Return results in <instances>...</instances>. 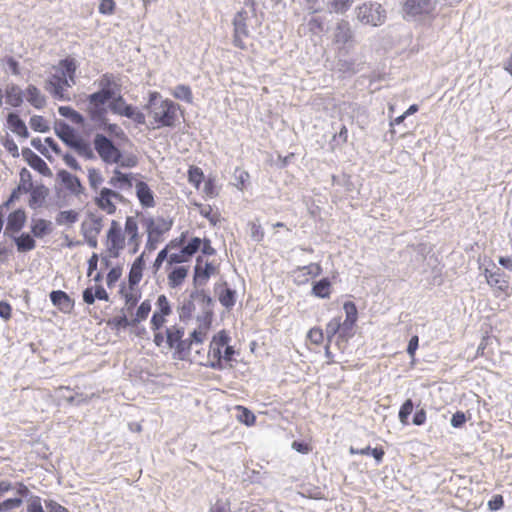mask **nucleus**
<instances>
[{"label":"nucleus","mask_w":512,"mask_h":512,"mask_svg":"<svg viewBox=\"0 0 512 512\" xmlns=\"http://www.w3.org/2000/svg\"><path fill=\"white\" fill-rule=\"evenodd\" d=\"M78 68L77 61L72 57L61 60L52 68L53 72L45 82V90L59 101L71 99L68 89L76 84L75 73Z\"/></svg>","instance_id":"f257e3e1"},{"label":"nucleus","mask_w":512,"mask_h":512,"mask_svg":"<svg viewBox=\"0 0 512 512\" xmlns=\"http://www.w3.org/2000/svg\"><path fill=\"white\" fill-rule=\"evenodd\" d=\"M332 43L335 46L340 69L353 72L354 62L347 60V57L355 48L356 40L355 33L347 20L341 19L336 22L332 30Z\"/></svg>","instance_id":"f03ea898"},{"label":"nucleus","mask_w":512,"mask_h":512,"mask_svg":"<svg viewBox=\"0 0 512 512\" xmlns=\"http://www.w3.org/2000/svg\"><path fill=\"white\" fill-rule=\"evenodd\" d=\"M146 108L149 116L153 118L154 128L173 127L175 125L178 105L169 99H162L158 92L149 94Z\"/></svg>","instance_id":"7ed1b4c3"},{"label":"nucleus","mask_w":512,"mask_h":512,"mask_svg":"<svg viewBox=\"0 0 512 512\" xmlns=\"http://www.w3.org/2000/svg\"><path fill=\"white\" fill-rule=\"evenodd\" d=\"M356 18L364 25L381 26L386 20V11L380 3L366 2L356 7Z\"/></svg>","instance_id":"20e7f679"},{"label":"nucleus","mask_w":512,"mask_h":512,"mask_svg":"<svg viewBox=\"0 0 512 512\" xmlns=\"http://www.w3.org/2000/svg\"><path fill=\"white\" fill-rule=\"evenodd\" d=\"M229 341V336L223 330L215 335L209 346L207 361L202 364L212 369L222 370L224 368L222 364V348L226 346Z\"/></svg>","instance_id":"39448f33"},{"label":"nucleus","mask_w":512,"mask_h":512,"mask_svg":"<svg viewBox=\"0 0 512 512\" xmlns=\"http://www.w3.org/2000/svg\"><path fill=\"white\" fill-rule=\"evenodd\" d=\"M434 10L433 0H403L402 12L406 19H422L432 14Z\"/></svg>","instance_id":"423d86ee"},{"label":"nucleus","mask_w":512,"mask_h":512,"mask_svg":"<svg viewBox=\"0 0 512 512\" xmlns=\"http://www.w3.org/2000/svg\"><path fill=\"white\" fill-rule=\"evenodd\" d=\"M93 144L96 152L103 162L107 164H115L120 161L122 156L120 150L106 136L96 134Z\"/></svg>","instance_id":"0eeeda50"},{"label":"nucleus","mask_w":512,"mask_h":512,"mask_svg":"<svg viewBox=\"0 0 512 512\" xmlns=\"http://www.w3.org/2000/svg\"><path fill=\"white\" fill-rule=\"evenodd\" d=\"M109 109L112 113L125 116L137 124H145V115L141 111L137 110V108L127 104L125 99L119 93L111 99Z\"/></svg>","instance_id":"6e6552de"},{"label":"nucleus","mask_w":512,"mask_h":512,"mask_svg":"<svg viewBox=\"0 0 512 512\" xmlns=\"http://www.w3.org/2000/svg\"><path fill=\"white\" fill-rule=\"evenodd\" d=\"M112 98L111 94L101 90L88 96L87 111L92 121H104L106 115L104 105Z\"/></svg>","instance_id":"1a4fd4ad"},{"label":"nucleus","mask_w":512,"mask_h":512,"mask_svg":"<svg viewBox=\"0 0 512 512\" xmlns=\"http://www.w3.org/2000/svg\"><path fill=\"white\" fill-rule=\"evenodd\" d=\"M125 247V237L120 224L113 220L107 232V249L113 257H118L119 252Z\"/></svg>","instance_id":"9d476101"},{"label":"nucleus","mask_w":512,"mask_h":512,"mask_svg":"<svg viewBox=\"0 0 512 512\" xmlns=\"http://www.w3.org/2000/svg\"><path fill=\"white\" fill-rule=\"evenodd\" d=\"M122 199L123 196L118 192L109 188H102L95 201L101 210L105 211L107 214H113L116 211L115 202L121 201Z\"/></svg>","instance_id":"9b49d317"},{"label":"nucleus","mask_w":512,"mask_h":512,"mask_svg":"<svg viewBox=\"0 0 512 512\" xmlns=\"http://www.w3.org/2000/svg\"><path fill=\"white\" fill-rule=\"evenodd\" d=\"M27 221V214L24 209L19 208L11 212L7 217V224L5 227L4 235L8 237H14L18 234Z\"/></svg>","instance_id":"f8f14e48"},{"label":"nucleus","mask_w":512,"mask_h":512,"mask_svg":"<svg viewBox=\"0 0 512 512\" xmlns=\"http://www.w3.org/2000/svg\"><path fill=\"white\" fill-rule=\"evenodd\" d=\"M172 220H167L163 217L153 218L144 217L142 219V225L146 229V233H151L156 237H160L172 227Z\"/></svg>","instance_id":"ddd939ff"},{"label":"nucleus","mask_w":512,"mask_h":512,"mask_svg":"<svg viewBox=\"0 0 512 512\" xmlns=\"http://www.w3.org/2000/svg\"><path fill=\"white\" fill-rule=\"evenodd\" d=\"M184 336V328L173 325L166 329V345L169 349H175L178 353H181L187 348L185 340H182Z\"/></svg>","instance_id":"4468645a"},{"label":"nucleus","mask_w":512,"mask_h":512,"mask_svg":"<svg viewBox=\"0 0 512 512\" xmlns=\"http://www.w3.org/2000/svg\"><path fill=\"white\" fill-rule=\"evenodd\" d=\"M248 13L244 10L237 12L234 17L233 25H234V44L237 47L244 48L242 37L248 35V27H247Z\"/></svg>","instance_id":"2eb2a0df"},{"label":"nucleus","mask_w":512,"mask_h":512,"mask_svg":"<svg viewBox=\"0 0 512 512\" xmlns=\"http://www.w3.org/2000/svg\"><path fill=\"white\" fill-rule=\"evenodd\" d=\"M124 234L128 237V244L133 246V253H136L141 242L136 217H126Z\"/></svg>","instance_id":"dca6fc26"},{"label":"nucleus","mask_w":512,"mask_h":512,"mask_svg":"<svg viewBox=\"0 0 512 512\" xmlns=\"http://www.w3.org/2000/svg\"><path fill=\"white\" fill-rule=\"evenodd\" d=\"M50 300L63 313H70L74 302L67 293L61 290H54L50 293Z\"/></svg>","instance_id":"f3484780"},{"label":"nucleus","mask_w":512,"mask_h":512,"mask_svg":"<svg viewBox=\"0 0 512 512\" xmlns=\"http://www.w3.org/2000/svg\"><path fill=\"white\" fill-rule=\"evenodd\" d=\"M217 269L212 263H206L204 267H202L199 263V259L197 260V265L195 266V274H194V284L195 286H204L210 276L216 274Z\"/></svg>","instance_id":"a211bd4d"},{"label":"nucleus","mask_w":512,"mask_h":512,"mask_svg":"<svg viewBox=\"0 0 512 512\" xmlns=\"http://www.w3.org/2000/svg\"><path fill=\"white\" fill-rule=\"evenodd\" d=\"M31 233L36 238H43L53 231V224L51 221L42 218H32L31 220Z\"/></svg>","instance_id":"6ab92c4d"},{"label":"nucleus","mask_w":512,"mask_h":512,"mask_svg":"<svg viewBox=\"0 0 512 512\" xmlns=\"http://www.w3.org/2000/svg\"><path fill=\"white\" fill-rule=\"evenodd\" d=\"M57 175L61 182L72 194L79 195L82 193L83 187L78 177L72 175L71 173L65 170L59 171Z\"/></svg>","instance_id":"aec40b11"},{"label":"nucleus","mask_w":512,"mask_h":512,"mask_svg":"<svg viewBox=\"0 0 512 512\" xmlns=\"http://www.w3.org/2000/svg\"><path fill=\"white\" fill-rule=\"evenodd\" d=\"M191 301L195 307L198 306L203 314L212 313V299L204 290H195L190 295Z\"/></svg>","instance_id":"412c9836"},{"label":"nucleus","mask_w":512,"mask_h":512,"mask_svg":"<svg viewBox=\"0 0 512 512\" xmlns=\"http://www.w3.org/2000/svg\"><path fill=\"white\" fill-rule=\"evenodd\" d=\"M135 189L142 206L149 208L155 205L153 192L145 182L137 181Z\"/></svg>","instance_id":"4be33fe9"},{"label":"nucleus","mask_w":512,"mask_h":512,"mask_svg":"<svg viewBox=\"0 0 512 512\" xmlns=\"http://www.w3.org/2000/svg\"><path fill=\"white\" fill-rule=\"evenodd\" d=\"M485 277L490 286L497 288L500 291H506L509 287L508 281L505 279L504 274L500 269L496 271H485Z\"/></svg>","instance_id":"5701e85b"},{"label":"nucleus","mask_w":512,"mask_h":512,"mask_svg":"<svg viewBox=\"0 0 512 512\" xmlns=\"http://www.w3.org/2000/svg\"><path fill=\"white\" fill-rule=\"evenodd\" d=\"M24 96L26 100L36 109H41L46 104L45 96L34 85H29L26 88Z\"/></svg>","instance_id":"b1692460"},{"label":"nucleus","mask_w":512,"mask_h":512,"mask_svg":"<svg viewBox=\"0 0 512 512\" xmlns=\"http://www.w3.org/2000/svg\"><path fill=\"white\" fill-rule=\"evenodd\" d=\"M29 233H22L21 235H14V237H10L15 242L18 252H28L36 247V241Z\"/></svg>","instance_id":"393cba45"},{"label":"nucleus","mask_w":512,"mask_h":512,"mask_svg":"<svg viewBox=\"0 0 512 512\" xmlns=\"http://www.w3.org/2000/svg\"><path fill=\"white\" fill-rule=\"evenodd\" d=\"M98 86L101 91L107 92L113 97L120 92V87L112 74H104L99 79Z\"/></svg>","instance_id":"a878e982"},{"label":"nucleus","mask_w":512,"mask_h":512,"mask_svg":"<svg viewBox=\"0 0 512 512\" xmlns=\"http://www.w3.org/2000/svg\"><path fill=\"white\" fill-rule=\"evenodd\" d=\"M7 123H8L10 130L13 133H15L23 138L28 137L29 134H28L27 127H26L24 121H22L17 114L10 113L7 117Z\"/></svg>","instance_id":"bb28decb"},{"label":"nucleus","mask_w":512,"mask_h":512,"mask_svg":"<svg viewBox=\"0 0 512 512\" xmlns=\"http://www.w3.org/2000/svg\"><path fill=\"white\" fill-rule=\"evenodd\" d=\"M188 275V268L185 266H177L168 274V285L171 288L179 287Z\"/></svg>","instance_id":"cd10ccee"},{"label":"nucleus","mask_w":512,"mask_h":512,"mask_svg":"<svg viewBox=\"0 0 512 512\" xmlns=\"http://www.w3.org/2000/svg\"><path fill=\"white\" fill-rule=\"evenodd\" d=\"M109 184L120 190L129 189L132 187V178L130 175L121 173L116 169L113 177L109 180Z\"/></svg>","instance_id":"c85d7f7f"},{"label":"nucleus","mask_w":512,"mask_h":512,"mask_svg":"<svg viewBox=\"0 0 512 512\" xmlns=\"http://www.w3.org/2000/svg\"><path fill=\"white\" fill-rule=\"evenodd\" d=\"M29 193V207L32 209H37L38 207H41L47 196V189L44 186H37L33 187L32 190L29 191Z\"/></svg>","instance_id":"c756f323"},{"label":"nucleus","mask_w":512,"mask_h":512,"mask_svg":"<svg viewBox=\"0 0 512 512\" xmlns=\"http://www.w3.org/2000/svg\"><path fill=\"white\" fill-rule=\"evenodd\" d=\"M120 293L125 299V306L123 310L130 312L137 305L141 294L136 289H134L133 286H130L129 289H121Z\"/></svg>","instance_id":"7c9ffc66"},{"label":"nucleus","mask_w":512,"mask_h":512,"mask_svg":"<svg viewBox=\"0 0 512 512\" xmlns=\"http://www.w3.org/2000/svg\"><path fill=\"white\" fill-rule=\"evenodd\" d=\"M144 268V257L143 254H141L132 264V267L130 269L129 273V283L130 286H134L138 284L142 278V272Z\"/></svg>","instance_id":"2f4dec72"},{"label":"nucleus","mask_w":512,"mask_h":512,"mask_svg":"<svg viewBox=\"0 0 512 512\" xmlns=\"http://www.w3.org/2000/svg\"><path fill=\"white\" fill-rule=\"evenodd\" d=\"M354 0H327V9L331 13L345 14L353 5Z\"/></svg>","instance_id":"473e14b6"},{"label":"nucleus","mask_w":512,"mask_h":512,"mask_svg":"<svg viewBox=\"0 0 512 512\" xmlns=\"http://www.w3.org/2000/svg\"><path fill=\"white\" fill-rule=\"evenodd\" d=\"M23 96L24 94L22 90L16 85H11L6 89V102L13 107L21 105L23 102Z\"/></svg>","instance_id":"72a5a7b5"},{"label":"nucleus","mask_w":512,"mask_h":512,"mask_svg":"<svg viewBox=\"0 0 512 512\" xmlns=\"http://www.w3.org/2000/svg\"><path fill=\"white\" fill-rule=\"evenodd\" d=\"M346 319L342 324V332L347 329H351L357 320V309L353 302H346L343 306Z\"/></svg>","instance_id":"f704fd0d"},{"label":"nucleus","mask_w":512,"mask_h":512,"mask_svg":"<svg viewBox=\"0 0 512 512\" xmlns=\"http://www.w3.org/2000/svg\"><path fill=\"white\" fill-rule=\"evenodd\" d=\"M312 294L318 298H329L331 294V282L327 278H323L312 287Z\"/></svg>","instance_id":"c9c22d12"},{"label":"nucleus","mask_w":512,"mask_h":512,"mask_svg":"<svg viewBox=\"0 0 512 512\" xmlns=\"http://www.w3.org/2000/svg\"><path fill=\"white\" fill-rule=\"evenodd\" d=\"M170 93L173 97H175L178 100L185 101L186 103L191 104L193 102V95L191 88L184 84H179L176 87H174Z\"/></svg>","instance_id":"e433bc0d"},{"label":"nucleus","mask_w":512,"mask_h":512,"mask_svg":"<svg viewBox=\"0 0 512 512\" xmlns=\"http://www.w3.org/2000/svg\"><path fill=\"white\" fill-rule=\"evenodd\" d=\"M72 148L78 153V155L86 158V159H94L95 155L93 149L90 144L80 138L79 141H75L72 143Z\"/></svg>","instance_id":"4c0bfd02"},{"label":"nucleus","mask_w":512,"mask_h":512,"mask_svg":"<svg viewBox=\"0 0 512 512\" xmlns=\"http://www.w3.org/2000/svg\"><path fill=\"white\" fill-rule=\"evenodd\" d=\"M101 221L93 219L89 222L82 223V233L84 237H97L101 231Z\"/></svg>","instance_id":"58836bf2"},{"label":"nucleus","mask_w":512,"mask_h":512,"mask_svg":"<svg viewBox=\"0 0 512 512\" xmlns=\"http://www.w3.org/2000/svg\"><path fill=\"white\" fill-rule=\"evenodd\" d=\"M58 112L61 116L70 119L73 123L78 125L84 124V117L76 110L69 106H60Z\"/></svg>","instance_id":"ea45409f"},{"label":"nucleus","mask_w":512,"mask_h":512,"mask_svg":"<svg viewBox=\"0 0 512 512\" xmlns=\"http://www.w3.org/2000/svg\"><path fill=\"white\" fill-rule=\"evenodd\" d=\"M23 155H29L30 160L29 164L34 169L38 170L39 172H43L44 170H48L46 162L37 154L32 152L29 148L23 150Z\"/></svg>","instance_id":"a19ab883"},{"label":"nucleus","mask_w":512,"mask_h":512,"mask_svg":"<svg viewBox=\"0 0 512 512\" xmlns=\"http://www.w3.org/2000/svg\"><path fill=\"white\" fill-rule=\"evenodd\" d=\"M18 190H21L23 193H28L33 188L32 183V175L30 171L26 168H22L20 171V182L17 186Z\"/></svg>","instance_id":"79ce46f5"},{"label":"nucleus","mask_w":512,"mask_h":512,"mask_svg":"<svg viewBox=\"0 0 512 512\" xmlns=\"http://www.w3.org/2000/svg\"><path fill=\"white\" fill-rule=\"evenodd\" d=\"M151 311V303L149 300L143 301L136 310L135 316L131 319L134 326L145 320Z\"/></svg>","instance_id":"37998d69"},{"label":"nucleus","mask_w":512,"mask_h":512,"mask_svg":"<svg viewBox=\"0 0 512 512\" xmlns=\"http://www.w3.org/2000/svg\"><path fill=\"white\" fill-rule=\"evenodd\" d=\"M322 272V268L317 263H310L309 265L298 267L295 270V274H297V277L299 278L301 275L306 276L309 275L311 277L319 276Z\"/></svg>","instance_id":"c03bdc74"},{"label":"nucleus","mask_w":512,"mask_h":512,"mask_svg":"<svg viewBox=\"0 0 512 512\" xmlns=\"http://www.w3.org/2000/svg\"><path fill=\"white\" fill-rule=\"evenodd\" d=\"M220 303L230 309L234 306L236 301V291L226 287L219 295Z\"/></svg>","instance_id":"a18cd8bd"},{"label":"nucleus","mask_w":512,"mask_h":512,"mask_svg":"<svg viewBox=\"0 0 512 512\" xmlns=\"http://www.w3.org/2000/svg\"><path fill=\"white\" fill-rule=\"evenodd\" d=\"M236 410L238 411L237 419L239 422L244 423L247 426H251L255 422V415L243 406H237Z\"/></svg>","instance_id":"49530a36"},{"label":"nucleus","mask_w":512,"mask_h":512,"mask_svg":"<svg viewBox=\"0 0 512 512\" xmlns=\"http://www.w3.org/2000/svg\"><path fill=\"white\" fill-rule=\"evenodd\" d=\"M95 123H98L99 128L103 129L110 135L121 137L124 135L123 130L117 125V124H111L108 123L107 118L105 117L104 121H94Z\"/></svg>","instance_id":"de8ad7c7"},{"label":"nucleus","mask_w":512,"mask_h":512,"mask_svg":"<svg viewBox=\"0 0 512 512\" xmlns=\"http://www.w3.org/2000/svg\"><path fill=\"white\" fill-rule=\"evenodd\" d=\"M158 314L169 316L172 313V308L168 298L165 295H159L156 302V310Z\"/></svg>","instance_id":"09e8293b"},{"label":"nucleus","mask_w":512,"mask_h":512,"mask_svg":"<svg viewBox=\"0 0 512 512\" xmlns=\"http://www.w3.org/2000/svg\"><path fill=\"white\" fill-rule=\"evenodd\" d=\"M78 219V213L75 212L74 210H65V211H61L57 218H56V222L59 224V225H64V224H73L77 221Z\"/></svg>","instance_id":"8fccbe9b"},{"label":"nucleus","mask_w":512,"mask_h":512,"mask_svg":"<svg viewBox=\"0 0 512 512\" xmlns=\"http://www.w3.org/2000/svg\"><path fill=\"white\" fill-rule=\"evenodd\" d=\"M342 330V324L340 322L339 318H333L331 319L325 328L326 337L328 340V343L331 342V339L340 331Z\"/></svg>","instance_id":"3c124183"},{"label":"nucleus","mask_w":512,"mask_h":512,"mask_svg":"<svg viewBox=\"0 0 512 512\" xmlns=\"http://www.w3.org/2000/svg\"><path fill=\"white\" fill-rule=\"evenodd\" d=\"M30 126L34 131L37 132H47L49 130V126L45 119L42 116L34 115L30 118Z\"/></svg>","instance_id":"603ef678"},{"label":"nucleus","mask_w":512,"mask_h":512,"mask_svg":"<svg viewBox=\"0 0 512 512\" xmlns=\"http://www.w3.org/2000/svg\"><path fill=\"white\" fill-rule=\"evenodd\" d=\"M109 324L115 329H125L129 326H134L132 320L131 319L129 320L125 313L111 319L109 321Z\"/></svg>","instance_id":"864d4df0"},{"label":"nucleus","mask_w":512,"mask_h":512,"mask_svg":"<svg viewBox=\"0 0 512 512\" xmlns=\"http://www.w3.org/2000/svg\"><path fill=\"white\" fill-rule=\"evenodd\" d=\"M88 181H89L91 188L96 191L99 188V186L102 184L103 177L97 169L90 168V169H88Z\"/></svg>","instance_id":"5fc2aeb1"},{"label":"nucleus","mask_w":512,"mask_h":512,"mask_svg":"<svg viewBox=\"0 0 512 512\" xmlns=\"http://www.w3.org/2000/svg\"><path fill=\"white\" fill-rule=\"evenodd\" d=\"M413 411V402L411 399H407L401 406L399 410V420L402 424L406 425L408 423V417Z\"/></svg>","instance_id":"6e6d98bb"},{"label":"nucleus","mask_w":512,"mask_h":512,"mask_svg":"<svg viewBox=\"0 0 512 512\" xmlns=\"http://www.w3.org/2000/svg\"><path fill=\"white\" fill-rule=\"evenodd\" d=\"M58 136L71 148L72 143L79 141L81 138L76 136L68 126H66L61 132H58Z\"/></svg>","instance_id":"4d7b16f0"},{"label":"nucleus","mask_w":512,"mask_h":512,"mask_svg":"<svg viewBox=\"0 0 512 512\" xmlns=\"http://www.w3.org/2000/svg\"><path fill=\"white\" fill-rule=\"evenodd\" d=\"M175 246H176V244L174 243V241H172V242H171L167 247H165L164 249H162V250L158 253V255H157V257H156V259H155V261H154V264H153V268L155 269V271H158V270L160 269V267H161L162 263H163L165 260H167V261H168V257H169V255H168V249H169V248H172V247H175Z\"/></svg>","instance_id":"13d9d810"},{"label":"nucleus","mask_w":512,"mask_h":512,"mask_svg":"<svg viewBox=\"0 0 512 512\" xmlns=\"http://www.w3.org/2000/svg\"><path fill=\"white\" fill-rule=\"evenodd\" d=\"M202 240L198 237L192 238L187 245L183 247L184 254L190 256V258L200 249Z\"/></svg>","instance_id":"bf43d9fd"},{"label":"nucleus","mask_w":512,"mask_h":512,"mask_svg":"<svg viewBox=\"0 0 512 512\" xmlns=\"http://www.w3.org/2000/svg\"><path fill=\"white\" fill-rule=\"evenodd\" d=\"M22 504L21 497H14L7 499L0 503V512L10 511L12 509L20 507Z\"/></svg>","instance_id":"052dcab7"},{"label":"nucleus","mask_w":512,"mask_h":512,"mask_svg":"<svg viewBox=\"0 0 512 512\" xmlns=\"http://www.w3.org/2000/svg\"><path fill=\"white\" fill-rule=\"evenodd\" d=\"M189 259L190 256L184 254V249L182 248L179 252L169 254L168 265L184 263Z\"/></svg>","instance_id":"680f3d73"},{"label":"nucleus","mask_w":512,"mask_h":512,"mask_svg":"<svg viewBox=\"0 0 512 512\" xmlns=\"http://www.w3.org/2000/svg\"><path fill=\"white\" fill-rule=\"evenodd\" d=\"M27 512H45L39 496L34 495L30 497L27 505Z\"/></svg>","instance_id":"e2e57ef3"},{"label":"nucleus","mask_w":512,"mask_h":512,"mask_svg":"<svg viewBox=\"0 0 512 512\" xmlns=\"http://www.w3.org/2000/svg\"><path fill=\"white\" fill-rule=\"evenodd\" d=\"M308 338L312 343L319 345L323 342L324 333H323L322 329H320L318 327H314L309 330Z\"/></svg>","instance_id":"0e129e2a"},{"label":"nucleus","mask_w":512,"mask_h":512,"mask_svg":"<svg viewBox=\"0 0 512 512\" xmlns=\"http://www.w3.org/2000/svg\"><path fill=\"white\" fill-rule=\"evenodd\" d=\"M114 0H101L99 4V12L104 15H111L115 10Z\"/></svg>","instance_id":"69168bd1"},{"label":"nucleus","mask_w":512,"mask_h":512,"mask_svg":"<svg viewBox=\"0 0 512 512\" xmlns=\"http://www.w3.org/2000/svg\"><path fill=\"white\" fill-rule=\"evenodd\" d=\"M165 317H166V315H162V314H158V313L154 312L153 315H152L151 321H150L151 329L153 331L160 330V328L166 322Z\"/></svg>","instance_id":"338daca9"},{"label":"nucleus","mask_w":512,"mask_h":512,"mask_svg":"<svg viewBox=\"0 0 512 512\" xmlns=\"http://www.w3.org/2000/svg\"><path fill=\"white\" fill-rule=\"evenodd\" d=\"M45 507L47 509V512H69L67 508L51 499L45 500Z\"/></svg>","instance_id":"774afa93"}]
</instances>
